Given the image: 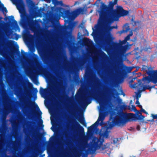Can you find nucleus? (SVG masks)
<instances>
[{
  "instance_id": "9d476101",
  "label": "nucleus",
  "mask_w": 157,
  "mask_h": 157,
  "mask_svg": "<svg viewBox=\"0 0 157 157\" xmlns=\"http://www.w3.org/2000/svg\"><path fill=\"white\" fill-rule=\"evenodd\" d=\"M36 66L39 71L36 72H34L31 70H29L27 72V75L33 81H36V78L37 77V74L43 73L46 75L45 74L46 70L43 68L38 62L36 64Z\"/></svg>"
},
{
  "instance_id": "ddd939ff",
  "label": "nucleus",
  "mask_w": 157,
  "mask_h": 157,
  "mask_svg": "<svg viewBox=\"0 0 157 157\" xmlns=\"http://www.w3.org/2000/svg\"><path fill=\"white\" fill-rule=\"evenodd\" d=\"M126 74V73L119 71L116 75V80L117 82L118 83H122Z\"/></svg>"
},
{
  "instance_id": "e433bc0d",
  "label": "nucleus",
  "mask_w": 157,
  "mask_h": 157,
  "mask_svg": "<svg viewBox=\"0 0 157 157\" xmlns=\"http://www.w3.org/2000/svg\"><path fill=\"white\" fill-rule=\"evenodd\" d=\"M151 116L153 119H156L157 121V114H152Z\"/></svg>"
},
{
  "instance_id": "5fc2aeb1",
  "label": "nucleus",
  "mask_w": 157,
  "mask_h": 157,
  "mask_svg": "<svg viewBox=\"0 0 157 157\" xmlns=\"http://www.w3.org/2000/svg\"><path fill=\"white\" fill-rule=\"evenodd\" d=\"M16 142H15V141H14V142H13V146H15L14 144H16Z\"/></svg>"
},
{
  "instance_id": "412c9836",
  "label": "nucleus",
  "mask_w": 157,
  "mask_h": 157,
  "mask_svg": "<svg viewBox=\"0 0 157 157\" xmlns=\"http://www.w3.org/2000/svg\"><path fill=\"white\" fill-rule=\"evenodd\" d=\"M100 55L101 58L104 60H107L109 59V57L104 52L101 51L100 53Z\"/></svg>"
},
{
  "instance_id": "603ef678",
  "label": "nucleus",
  "mask_w": 157,
  "mask_h": 157,
  "mask_svg": "<svg viewBox=\"0 0 157 157\" xmlns=\"http://www.w3.org/2000/svg\"><path fill=\"white\" fill-rule=\"evenodd\" d=\"M60 82H59L58 83V84L59 86H61V80H59Z\"/></svg>"
},
{
  "instance_id": "393cba45",
  "label": "nucleus",
  "mask_w": 157,
  "mask_h": 157,
  "mask_svg": "<svg viewBox=\"0 0 157 157\" xmlns=\"http://www.w3.org/2000/svg\"><path fill=\"white\" fill-rule=\"evenodd\" d=\"M132 108H131V111H133L135 112H136L137 114V115H140V114H141V113H140L139 111L137 110L134 105H132Z\"/></svg>"
},
{
  "instance_id": "0e129e2a",
  "label": "nucleus",
  "mask_w": 157,
  "mask_h": 157,
  "mask_svg": "<svg viewBox=\"0 0 157 157\" xmlns=\"http://www.w3.org/2000/svg\"><path fill=\"white\" fill-rule=\"evenodd\" d=\"M130 157H136V156H134L133 155H132V156H131Z\"/></svg>"
},
{
  "instance_id": "dca6fc26",
  "label": "nucleus",
  "mask_w": 157,
  "mask_h": 157,
  "mask_svg": "<svg viewBox=\"0 0 157 157\" xmlns=\"http://www.w3.org/2000/svg\"><path fill=\"white\" fill-rule=\"evenodd\" d=\"M17 5L19 10H22L24 8V4L23 0H12Z\"/></svg>"
},
{
  "instance_id": "338daca9",
  "label": "nucleus",
  "mask_w": 157,
  "mask_h": 157,
  "mask_svg": "<svg viewBox=\"0 0 157 157\" xmlns=\"http://www.w3.org/2000/svg\"><path fill=\"white\" fill-rule=\"evenodd\" d=\"M2 19V17H0V20H1Z\"/></svg>"
},
{
  "instance_id": "8fccbe9b",
  "label": "nucleus",
  "mask_w": 157,
  "mask_h": 157,
  "mask_svg": "<svg viewBox=\"0 0 157 157\" xmlns=\"http://www.w3.org/2000/svg\"><path fill=\"white\" fill-rule=\"evenodd\" d=\"M148 48L150 49H151V48H145L144 49V51H147L148 50Z\"/></svg>"
},
{
  "instance_id": "4c0bfd02",
  "label": "nucleus",
  "mask_w": 157,
  "mask_h": 157,
  "mask_svg": "<svg viewBox=\"0 0 157 157\" xmlns=\"http://www.w3.org/2000/svg\"><path fill=\"white\" fill-rule=\"evenodd\" d=\"M28 87L29 88L31 89L32 88L33 86L32 83L29 82L28 83Z\"/></svg>"
},
{
  "instance_id": "473e14b6",
  "label": "nucleus",
  "mask_w": 157,
  "mask_h": 157,
  "mask_svg": "<svg viewBox=\"0 0 157 157\" xmlns=\"http://www.w3.org/2000/svg\"><path fill=\"white\" fill-rule=\"evenodd\" d=\"M13 51H11L10 52V53H13V52H15V51H16V52H17L18 53H20V52L19 51L18 49H16L15 48H13Z\"/></svg>"
},
{
  "instance_id": "c9c22d12",
  "label": "nucleus",
  "mask_w": 157,
  "mask_h": 157,
  "mask_svg": "<svg viewBox=\"0 0 157 157\" xmlns=\"http://www.w3.org/2000/svg\"><path fill=\"white\" fill-rule=\"evenodd\" d=\"M113 141V143L115 144L117 143L118 141V138H114L113 140H112Z\"/></svg>"
},
{
  "instance_id": "774afa93",
  "label": "nucleus",
  "mask_w": 157,
  "mask_h": 157,
  "mask_svg": "<svg viewBox=\"0 0 157 157\" xmlns=\"http://www.w3.org/2000/svg\"><path fill=\"white\" fill-rule=\"evenodd\" d=\"M23 16H24L25 15V14H23L22 15Z\"/></svg>"
},
{
  "instance_id": "aec40b11",
  "label": "nucleus",
  "mask_w": 157,
  "mask_h": 157,
  "mask_svg": "<svg viewBox=\"0 0 157 157\" xmlns=\"http://www.w3.org/2000/svg\"><path fill=\"white\" fill-rule=\"evenodd\" d=\"M119 108L121 110H125L127 109V106L124 103L121 102V99L119 100Z\"/></svg>"
},
{
  "instance_id": "0eeeda50",
  "label": "nucleus",
  "mask_w": 157,
  "mask_h": 157,
  "mask_svg": "<svg viewBox=\"0 0 157 157\" xmlns=\"http://www.w3.org/2000/svg\"><path fill=\"white\" fill-rule=\"evenodd\" d=\"M151 68L148 67L146 66H144L142 68V71L146 73L150 76V77L146 76L143 78L142 80L145 82H147L149 83L152 82L154 83H157V70L156 71L151 70Z\"/></svg>"
},
{
  "instance_id": "9b49d317",
  "label": "nucleus",
  "mask_w": 157,
  "mask_h": 157,
  "mask_svg": "<svg viewBox=\"0 0 157 157\" xmlns=\"http://www.w3.org/2000/svg\"><path fill=\"white\" fill-rule=\"evenodd\" d=\"M114 16L111 21L113 23L115 21H118L121 17L127 15L128 13V12L124 10L121 6L117 7L116 11H114Z\"/></svg>"
},
{
  "instance_id": "de8ad7c7",
  "label": "nucleus",
  "mask_w": 157,
  "mask_h": 157,
  "mask_svg": "<svg viewBox=\"0 0 157 157\" xmlns=\"http://www.w3.org/2000/svg\"><path fill=\"white\" fill-rule=\"evenodd\" d=\"M117 1L118 0H114L113 2L114 4H115V5H116L117 4Z\"/></svg>"
},
{
  "instance_id": "f8f14e48",
  "label": "nucleus",
  "mask_w": 157,
  "mask_h": 157,
  "mask_svg": "<svg viewBox=\"0 0 157 157\" xmlns=\"http://www.w3.org/2000/svg\"><path fill=\"white\" fill-rule=\"evenodd\" d=\"M30 104L36 110V111L35 113L36 114L37 117L38 119H40V123L41 124H42L43 123V121L41 119V116L42 114V113L40 110L38 106L34 101H30Z\"/></svg>"
},
{
  "instance_id": "7c9ffc66",
  "label": "nucleus",
  "mask_w": 157,
  "mask_h": 157,
  "mask_svg": "<svg viewBox=\"0 0 157 157\" xmlns=\"http://www.w3.org/2000/svg\"><path fill=\"white\" fill-rule=\"evenodd\" d=\"M138 106L141 109V112H143L146 114H148V113L145 111V110L142 108V106L141 105H139Z\"/></svg>"
},
{
  "instance_id": "680f3d73",
  "label": "nucleus",
  "mask_w": 157,
  "mask_h": 157,
  "mask_svg": "<svg viewBox=\"0 0 157 157\" xmlns=\"http://www.w3.org/2000/svg\"><path fill=\"white\" fill-rule=\"evenodd\" d=\"M2 140L1 139L0 140V143H2Z\"/></svg>"
},
{
  "instance_id": "1a4fd4ad",
  "label": "nucleus",
  "mask_w": 157,
  "mask_h": 157,
  "mask_svg": "<svg viewBox=\"0 0 157 157\" xmlns=\"http://www.w3.org/2000/svg\"><path fill=\"white\" fill-rule=\"evenodd\" d=\"M137 78L136 77L133 78L129 82L130 87L131 88H137L139 92L144 91L146 89H151L152 88L154 87L155 86H145L142 84V81L143 80L139 79L138 80V83H135L132 84L134 80Z\"/></svg>"
},
{
  "instance_id": "20e7f679",
  "label": "nucleus",
  "mask_w": 157,
  "mask_h": 157,
  "mask_svg": "<svg viewBox=\"0 0 157 157\" xmlns=\"http://www.w3.org/2000/svg\"><path fill=\"white\" fill-rule=\"evenodd\" d=\"M97 100L99 103L100 107L99 109V116L97 121L88 128V132L89 133H92L96 129L100 121L101 124H102L105 117V113L104 111L107 108H110L112 107V104L110 99L106 98L104 100L101 97L98 96L97 97Z\"/></svg>"
},
{
  "instance_id": "3c124183",
  "label": "nucleus",
  "mask_w": 157,
  "mask_h": 157,
  "mask_svg": "<svg viewBox=\"0 0 157 157\" xmlns=\"http://www.w3.org/2000/svg\"><path fill=\"white\" fill-rule=\"evenodd\" d=\"M136 95L137 97H138L139 98L140 97L141 95L140 94H137Z\"/></svg>"
},
{
  "instance_id": "13d9d810",
  "label": "nucleus",
  "mask_w": 157,
  "mask_h": 157,
  "mask_svg": "<svg viewBox=\"0 0 157 157\" xmlns=\"http://www.w3.org/2000/svg\"><path fill=\"white\" fill-rule=\"evenodd\" d=\"M113 27H114V28H113L112 29H114V28L117 29V26H116V27H115V26H113Z\"/></svg>"
},
{
  "instance_id": "6e6552de",
  "label": "nucleus",
  "mask_w": 157,
  "mask_h": 157,
  "mask_svg": "<svg viewBox=\"0 0 157 157\" xmlns=\"http://www.w3.org/2000/svg\"><path fill=\"white\" fill-rule=\"evenodd\" d=\"M101 5L98 10H97V11L100 13L99 11L102 8V7H104L105 8L106 13L105 17L111 21L114 16L113 15L114 11H117V10H113L114 6L115 5L112 1L109 2L108 7L103 2H101Z\"/></svg>"
},
{
  "instance_id": "09e8293b",
  "label": "nucleus",
  "mask_w": 157,
  "mask_h": 157,
  "mask_svg": "<svg viewBox=\"0 0 157 157\" xmlns=\"http://www.w3.org/2000/svg\"><path fill=\"white\" fill-rule=\"evenodd\" d=\"M127 109H128V110H131V106L130 105L127 106Z\"/></svg>"
},
{
  "instance_id": "6e6d98bb",
  "label": "nucleus",
  "mask_w": 157,
  "mask_h": 157,
  "mask_svg": "<svg viewBox=\"0 0 157 157\" xmlns=\"http://www.w3.org/2000/svg\"><path fill=\"white\" fill-rule=\"evenodd\" d=\"M39 84V82H38L37 81L36 82V84L37 85H38Z\"/></svg>"
},
{
  "instance_id": "4d7b16f0",
  "label": "nucleus",
  "mask_w": 157,
  "mask_h": 157,
  "mask_svg": "<svg viewBox=\"0 0 157 157\" xmlns=\"http://www.w3.org/2000/svg\"><path fill=\"white\" fill-rule=\"evenodd\" d=\"M2 54H3V56H4L5 55H6V53H5V52H4Z\"/></svg>"
},
{
  "instance_id": "a18cd8bd",
  "label": "nucleus",
  "mask_w": 157,
  "mask_h": 157,
  "mask_svg": "<svg viewBox=\"0 0 157 157\" xmlns=\"http://www.w3.org/2000/svg\"><path fill=\"white\" fill-rule=\"evenodd\" d=\"M79 2H78V1H77V2H75L74 5V6H75L77 4H79Z\"/></svg>"
},
{
  "instance_id": "39448f33",
  "label": "nucleus",
  "mask_w": 157,
  "mask_h": 157,
  "mask_svg": "<svg viewBox=\"0 0 157 157\" xmlns=\"http://www.w3.org/2000/svg\"><path fill=\"white\" fill-rule=\"evenodd\" d=\"M144 116L140 114V115H136L132 113H127L121 111L117 113L113 120V124L112 128L115 125L121 126L124 125L127 122L137 119H143Z\"/></svg>"
},
{
  "instance_id": "b1692460",
  "label": "nucleus",
  "mask_w": 157,
  "mask_h": 157,
  "mask_svg": "<svg viewBox=\"0 0 157 157\" xmlns=\"http://www.w3.org/2000/svg\"><path fill=\"white\" fill-rule=\"evenodd\" d=\"M75 124L77 128H79L80 129L82 132H84V128L80 125V124L78 122H75Z\"/></svg>"
},
{
  "instance_id": "f03ea898",
  "label": "nucleus",
  "mask_w": 157,
  "mask_h": 157,
  "mask_svg": "<svg viewBox=\"0 0 157 157\" xmlns=\"http://www.w3.org/2000/svg\"><path fill=\"white\" fill-rule=\"evenodd\" d=\"M111 128L106 127L104 128V132L100 134L99 137L93 136L91 139L87 150V152L91 155H95L97 153V151L100 150L101 152L104 153L108 151L107 154L110 155L111 150L110 148V144L106 143L103 144L105 140L104 138H107L109 133L110 132Z\"/></svg>"
},
{
  "instance_id": "4468645a",
  "label": "nucleus",
  "mask_w": 157,
  "mask_h": 157,
  "mask_svg": "<svg viewBox=\"0 0 157 157\" xmlns=\"http://www.w3.org/2000/svg\"><path fill=\"white\" fill-rule=\"evenodd\" d=\"M90 95V91L88 94H83L81 98V103L83 105H88L91 102V100L90 99V97L89 96Z\"/></svg>"
},
{
  "instance_id": "2f4dec72",
  "label": "nucleus",
  "mask_w": 157,
  "mask_h": 157,
  "mask_svg": "<svg viewBox=\"0 0 157 157\" xmlns=\"http://www.w3.org/2000/svg\"><path fill=\"white\" fill-rule=\"evenodd\" d=\"M6 115H4L2 117L3 124H4L5 125L6 124Z\"/></svg>"
},
{
  "instance_id": "2eb2a0df",
  "label": "nucleus",
  "mask_w": 157,
  "mask_h": 157,
  "mask_svg": "<svg viewBox=\"0 0 157 157\" xmlns=\"http://www.w3.org/2000/svg\"><path fill=\"white\" fill-rule=\"evenodd\" d=\"M33 19V17L31 16H29L26 18L27 25L32 30H33L35 25V22Z\"/></svg>"
},
{
  "instance_id": "052dcab7",
  "label": "nucleus",
  "mask_w": 157,
  "mask_h": 157,
  "mask_svg": "<svg viewBox=\"0 0 157 157\" xmlns=\"http://www.w3.org/2000/svg\"><path fill=\"white\" fill-rule=\"evenodd\" d=\"M56 75V76H57V77H58L59 78H60V77L58 75Z\"/></svg>"
},
{
  "instance_id": "7ed1b4c3",
  "label": "nucleus",
  "mask_w": 157,
  "mask_h": 157,
  "mask_svg": "<svg viewBox=\"0 0 157 157\" xmlns=\"http://www.w3.org/2000/svg\"><path fill=\"white\" fill-rule=\"evenodd\" d=\"M85 12L84 8H79L71 12L69 10H66L61 7H56L54 10V13L50 16V19L52 22H58L62 16L70 20H74L80 14H83Z\"/></svg>"
},
{
  "instance_id": "a878e982",
  "label": "nucleus",
  "mask_w": 157,
  "mask_h": 157,
  "mask_svg": "<svg viewBox=\"0 0 157 157\" xmlns=\"http://www.w3.org/2000/svg\"><path fill=\"white\" fill-rule=\"evenodd\" d=\"M123 67L127 71L128 73H130L132 71V68L131 67H127L123 65Z\"/></svg>"
},
{
  "instance_id": "58836bf2",
  "label": "nucleus",
  "mask_w": 157,
  "mask_h": 157,
  "mask_svg": "<svg viewBox=\"0 0 157 157\" xmlns=\"http://www.w3.org/2000/svg\"><path fill=\"white\" fill-rule=\"evenodd\" d=\"M105 73L106 74L107 76L109 77V78H110V74H111V72L110 71L107 72L106 71H105Z\"/></svg>"
},
{
  "instance_id": "423d86ee",
  "label": "nucleus",
  "mask_w": 157,
  "mask_h": 157,
  "mask_svg": "<svg viewBox=\"0 0 157 157\" xmlns=\"http://www.w3.org/2000/svg\"><path fill=\"white\" fill-rule=\"evenodd\" d=\"M133 35V33L131 32L126 37L124 40L121 41H119V43H115L113 42V41L111 43L110 46H108L109 48L111 49H113L117 50L118 54L120 56H122L128 50L132 45V44L129 45H126L122 46L125 44L126 41L129 40L130 37Z\"/></svg>"
},
{
  "instance_id": "79ce46f5",
  "label": "nucleus",
  "mask_w": 157,
  "mask_h": 157,
  "mask_svg": "<svg viewBox=\"0 0 157 157\" xmlns=\"http://www.w3.org/2000/svg\"><path fill=\"white\" fill-rule=\"evenodd\" d=\"M83 92V90L81 89H79L78 90V92L80 94H82Z\"/></svg>"
},
{
  "instance_id": "f3484780",
  "label": "nucleus",
  "mask_w": 157,
  "mask_h": 157,
  "mask_svg": "<svg viewBox=\"0 0 157 157\" xmlns=\"http://www.w3.org/2000/svg\"><path fill=\"white\" fill-rule=\"evenodd\" d=\"M26 2L30 9L33 10L38 9V7L35 6V3L32 0H26Z\"/></svg>"
},
{
  "instance_id": "e2e57ef3",
  "label": "nucleus",
  "mask_w": 157,
  "mask_h": 157,
  "mask_svg": "<svg viewBox=\"0 0 157 157\" xmlns=\"http://www.w3.org/2000/svg\"><path fill=\"white\" fill-rule=\"evenodd\" d=\"M132 101L131 100L130 101V103H132Z\"/></svg>"
},
{
  "instance_id": "864d4df0",
  "label": "nucleus",
  "mask_w": 157,
  "mask_h": 157,
  "mask_svg": "<svg viewBox=\"0 0 157 157\" xmlns=\"http://www.w3.org/2000/svg\"><path fill=\"white\" fill-rule=\"evenodd\" d=\"M140 126H137V129L138 130H140Z\"/></svg>"
},
{
  "instance_id": "5701e85b",
  "label": "nucleus",
  "mask_w": 157,
  "mask_h": 157,
  "mask_svg": "<svg viewBox=\"0 0 157 157\" xmlns=\"http://www.w3.org/2000/svg\"><path fill=\"white\" fill-rule=\"evenodd\" d=\"M52 2L55 5H60L63 6V3L62 1H58L57 0H52Z\"/></svg>"
},
{
  "instance_id": "f257e3e1",
  "label": "nucleus",
  "mask_w": 157,
  "mask_h": 157,
  "mask_svg": "<svg viewBox=\"0 0 157 157\" xmlns=\"http://www.w3.org/2000/svg\"><path fill=\"white\" fill-rule=\"evenodd\" d=\"M102 7L99 11L100 17L98 23L95 25L94 28H92V34H95L99 31L101 28H103L104 30L101 36L102 43L103 45L108 46L110 45L111 43L114 39L110 31L114 27H110L112 22L111 20L105 17L106 13L105 8L103 7Z\"/></svg>"
},
{
  "instance_id": "a19ab883",
  "label": "nucleus",
  "mask_w": 157,
  "mask_h": 157,
  "mask_svg": "<svg viewBox=\"0 0 157 157\" xmlns=\"http://www.w3.org/2000/svg\"><path fill=\"white\" fill-rule=\"evenodd\" d=\"M14 35L15 36V39L17 40L18 39V38H19V36L18 35H17V34L16 33H15L14 34Z\"/></svg>"
},
{
  "instance_id": "4be33fe9",
  "label": "nucleus",
  "mask_w": 157,
  "mask_h": 157,
  "mask_svg": "<svg viewBox=\"0 0 157 157\" xmlns=\"http://www.w3.org/2000/svg\"><path fill=\"white\" fill-rule=\"evenodd\" d=\"M78 121L83 125L85 127H86V124L85 122L84 118L83 117H80L78 119Z\"/></svg>"
},
{
  "instance_id": "6ab92c4d",
  "label": "nucleus",
  "mask_w": 157,
  "mask_h": 157,
  "mask_svg": "<svg viewBox=\"0 0 157 157\" xmlns=\"http://www.w3.org/2000/svg\"><path fill=\"white\" fill-rule=\"evenodd\" d=\"M75 25L73 22L69 21L67 25L65 26L64 27H62L63 29H67L71 32L73 30Z\"/></svg>"
},
{
  "instance_id": "72a5a7b5",
  "label": "nucleus",
  "mask_w": 157,
  "mask_h": 157,
  "mask_svg": "<svg viewBox=\"0 0 157 157\" xmlns=\"http://www.w3.org/2000/svg\"><path fill=\"white\" fill-rule=\"evenodd\" d=\"M91 77H92V78L93 79H94V78H95V80L97 81V82L99 81L98 78L96 77V76L95 75H94V74H92L91 76Z\"/></svg>"
},
{
  "instance_id": "c85d7f7f",
  "label": "nucleus",
  "mask_w": 157,
  "mask_h": 157,
  "mask_svg": "<svg viewBox=\"0 0 157 157\" xmlns=\"http://www.w3.org/2000/svg\"><path fill=\"white\" fill-rule=\"evenodd\" d=\"M111 94L113 97H114L115 96H117L119 95L118 93L117 92L116 90L115 89H113V92H111Z\"/></svg>"
},
{
  "instance_id": "37998d69",
  "label": "nucleus",
  "mask_w": 157,
  "mask_h": 157,
  "mask_svg": "<svg viewBox=\"0 0 157 157\" xmlns=\"http://www.w3.org/2000/svg\"><path fill=\"white\" fill-rule=\"evenodd\" d=\"M137 100L136 101V104H137L138 105H138H140V103L138 101V98H137Z\"/></svg>"
},
{
  "instance_id": "a211bd4d",
  "label": "nucleus",
  "mask_w": 157,
  "mask_h": 157,
  "mask_svg": "<svg viewBox=\"0 0 157 157\" xmlns=\"http://www.w3.org/2000/svg\"><path fill=\"white\" fill-rule=\"evenodd\" d=\"M23 37L26 41H29L30 40V38L32 37L33 36L30 34L29 31H25L23 33Z\"/></svg>"
},
{
  "instance_id": "f704fd0d",
  "label": "nucleus",
  "mask_w": 157,
  "mask_h": 157,
  "mask_svg": "<svg viewBox=\"0 0 157 157\" xmlns=\"http://www.w3.org/2000/svg\"><path fill=\"white\" fill-rule=\"evenodd\" d=\"M40 56L42 57L44 60H47L48 59V57H46V56L44 54L42 53V55H40Z\"/></svg>"
},
{
  "instance_id": "c03bdc74",
  "label": "nucleus",
  "mask_w": 157,
  "mask_h": 157,
  "mask_svg": "<svg viewBox=\"0 0 157 157\" xmlns=\"http://www.w3.org/2000/svg\"><path fill=\"white\" fill-rule=\"evenodd\" d=\"M125 32V31L124 30H121L120 31H119V33L120 34H121L123 33H124Z\"/></svg>"
},
{
  "instance_id": "c756f323",
  "label": "nucleus",
  "mask_w": 157,
  "mask_h": 157,
  "mask_svg": "<svg viewBox=\"0 0 157 157\" xmlns=\"http://www.w3.org/2000/svg\"><path fill=\"white\" fill-rule=\"evenodd\" d=\"M7 44L9 45L10 46V47L12 48L14 46L13 42L11 40L8 41L7 42Z\"/></svg>"
},
{
  "instance_id": "bb28decb",
  "label": "nucleus",
  "mask_w": 157,
  "mask_h": 157,
  "mask_svg": "<svg viewBox=\"0 0 157 157\" xmlns=\"http://www.w3.org/2000/svg\"><path fill=\"white\" fill-rule=\"evenodd\" d=\"M47 91V90L44 89L41 87L40 88V92L41 94L45 95L46 94Z\"/></svg>"
},
{
  "instance_id": "cd10ccee",
  "label": "nucleus",
  "mask_w": 157,
  "mask_h": 157,
  "mask_svg": "<svg viewBox=\"0 0 157 157\" xmlns=\"http://www.w3.org/2000/svg\"><path fill=\"white\" fill-rule=\"evenodd\" d=\"M0 8L2 9V10L3 12H7V11L6 7H4L3 4L1 3V2L0 1Z\"/></svg>"
},
{
  "instance_id": "bf43d9fd",
  "label": "nucleus",
  "mask_w": 157,
  "mask_h": 157,
  "mask_svg": "<svg viewBox=\"0 0 157 157\" xmlns=\"http://www.w3.org/2000/svg\"><path fill=\"white\" fill-rule=\"evenodd\" d=\"M122 92L123 93V95L124 96L125 95V94L122 91Z\"/></svg>"
},
{
  "instance_id": "ea45409f",
  "label": "nucleus",
  "mask_w": 157,
  "mask_h": 157,
  "mask_svg": "<svg viewBox=\"0 0 157 157\" xmlns=\"http://www.w3.org/2000/svg\"><path fill=\"white\" fill-rule=\"evenodd\" d=\"M78 108V106L76 105H75L73 108L72 109L74 110H77V108Z\"/></svg>"
},
{
  "instance_id": "49530a36",
  "label": "nucleus",
  "mask_w": 157,
  "mask_h": 157,
  "mask_svg": "<svg viewBox=\"0 0 157 157\" xmlns=\"http://www.w3.org/2000/svg\"><path fill=\"white\" fill-rule=\"evenodd\" d=\"M80 154L78 152H77L76 154V156L78 157H79L80 156Z\"/></svg>"
},
{
  "instance_id": "69168bd1",
  "label": "nucleus",
  "mask_w": 157,
  "mask_h": 157,
  "mask_svg": "<svg viewBox=\"0 0 157 157\" xmlns=\"http://www.w3.org/2000/svg\"><path fill=\"white\" fill-rule=\"evenodd\" d=\"M25 108H26V107L27 108V106H26V105H25Z\"/></svg>"
}]
</instances>
